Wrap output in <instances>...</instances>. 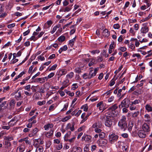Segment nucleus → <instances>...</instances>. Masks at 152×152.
<instances>
[{"instance_id":"obj_1","label":"nucleus","mask_w":152,"mask_h":152,"mask_svg":"<svg viewBox=\"0 0 152 152\" xmlns=\"http://www.w3.org/2000/svg\"><path fill=\"white\" fill-rule=\"evenodd\" d=\"M113 116L106 115L103 116L102 120L105 122V125L108 127H111L113 124Z\"/></svg>"},{"instance_id":"obj_2","label":"nucleus","mask_w":152,"mask_h":152,"mask_svg":"<svg viewBox=\"0 0 152 152\" xmlns=\"http://www.w3.org/2000/svg\"><path fill=\"white\" fill-rule=\"evenodd\" d=\"M117 108V104H114L108 108V111L107 113V114L112 116H115L118 114V111L116 110Z\"/></svg>"},{"instance_id":"obj_3","label":"nucleus","mask_w":152,"mask_h":152,"mask_svg":"<svg viewBox=\"0 0 152 152\" xmlns=\"http://www.w3.org/2000/svg\"><path fill=\"white\" fill-rule=\"evenodd\" d=\"M126 118L125 116H122L118 123L119 127L124 131L127 128V124L126 121Z\"/></svg>"},{"instance_id":"obj_4","label":"nucleus","mask_w":152,"mask_h":152,"mask_svg":"<svg viewBox=\"0 0 152 152\" xmlns=\"http://www.w3.org/2000/svg\"><path fill=\"white\" fill-rule=\"evenodd\" d=\"M135 128L137 130H135L134 132V136L138 135L139 137L142 138H144L146 137L147 133L145 132L142 130H139V128L138 127H137L136 125H135Z\"/></svg>"},{"instance_id":"obj_5","label":"nucleus","mask_w":152,"mask_h":152,"mask_svg":"<svg viewBox=\"0 0 152 152\" xmlns=\"http://www.w3.org/2000/svg\"><path fill=\"white\" fill-rule=\"evenodd\" d=\"M130 104V103L129 99L125 98L121 102L119 107L120 108H121L123 107H128Z\"/></svg>"},{"instance_id":"obj_6","label":"nucleus","mask_w":152,"mask_h":152,"mask_svg":"<svg viewBox=\"0 0 152 152\" xmlns=\"http://www.w3.org/2000/svg\"><path fill=\"white\" fill-rule=\"evenodd\" d=\"M119 136L114 133H112L109 135V140L111 144L117 141Z\"/></svg>"},{"instance_id":"obj_7","label":"nucleus","mask_w":152,"mask_h":152,"mask_svg":"<svg viewBox=\"0 0 152 152\" xmlns=\"http://www.w3.org/2000/svg\"><path fill=\"white\" fill-rule=\"evenodd\" d=\"M4 4H0V18H4L7 15V13L4 12Z\"/></svg>"},{"instance_id":"obj_8","label":"nucleus","mask_w":152,"mask_h":152,"mask_svg":"<svg viewBox=\"0 0 152 152\" xmlns=\"http://www.w3.org/2000/svg\"><path fill=\"white\" fill-rule=\"evenodd\" d=\"M92 137L88 135H84L82 138V141H85L86 142L88 143L91 142V141Z\"/></svg>"},{"instance_id":"obj_9","label":"nucleus","mask_w":152,"mask_h":152,"mask_svg":"<svg viewBox=\"0 0 152 152\" xmlns=\"http://www.w3.org/2000/svg\"><path fill=\"white\" fill-rule=\"evenodd\" d=\"M142 130L144 131L145 132L147 133L149 131V127L148 125L146 123H144L142 126Z\"/></svg>"},{"instance_id":"obj_10","label":"nucleus","mask_w":152,"mask_h":152,"mask_svg":"<svg viewBox=\"0 0 152 152\" xmlns=\"http://www.w3.org/2000/svg\"><path fill=\"white\" fill-rule=\"evenodd\" d=\"M82 150L80 147H74L72 149L71 152H82Z\"/></svg>"},{"instance_id":"obj_11","label":"nucleus","mask_w":152,"mask_h":152,"mask_svg":"<svg viewBox=\"0 0 152 152\" xmlns=\"http://www.w3.org/2000/svg\"><path fill=\"white\" fill-rule=\"evenodd\" d=\"M53 23V22L51 20L48 21L44 25L45 28H49Z\"/></svg>"},{"instance_id":"obj_12","label":"nucleus","mask_w":152,"mask_h":152,"mask_svg":"<svg viewBox=\"0 0 152 152\" xmlns=\"http://www.w3.org/2000/svg\"><path fill=\"white\" fill-rule=\"evenodd\" d=\"M15 98L17 100H20L22 98L20 91L18 92V91H17V92L16 93Z\"/></svg>"},{"instance_id":"obj_13","label":"nucleus","mask_w":152,"mask_h":152,"mask_svg":"<svg viewBox=\"0 0 152 152\" xmlns=\"http://www.w3.org/2000/svg\"><path fill=\"white\" fill-rule=\"evenodd\" d=\"M38 129L37 128H34L32 131L31 133L29 134V136L30 137H32L35 135L38 132Z\"/></svg>"},{"instance_id":"obj_14","label":"nucleus","mask_w":152,"mask_h":152,"mask_svg":"<svg viewBox=\"0 0 152 152\" xmlns=\"http://www.w3.org/2000/svg\"><path fill=\"white\" fill-rule=\"evenodd\" d=\"M133 40V38H132L130 41L126 40L124 42V43L126 44H127L129 47L131 48L132 49V48L133 47V45L132 44V42H130Z\"/></svg>"},{"instance_id":"obj_15","label":"nucleus","mask_w":152,"mask_h":152,"mask_svg":"<svg viewBox=\"0 0 152 152\" xmlns=\"http://www.w3.org/2000/svg\"><path fill=\"white\" fill-rule=\"evenodd\" d=\"M102 124L99 122H96L93 124L92 127L94 128H100L102 126Z\"/></svg>"},{"instance_id":"obj_16","label":"nucleus","mask_w":152,"mask_h":152,"mask_svg":"<svg viewBox=\"0 0 152 152\" xmlns=\"http://www.w3.org/2000/svg\"><path fill=\"white\" fill-rule=\"evenodd\" d=\"M90 70L89 71V75L90 76V78H91L95 76L96 75V73L95 72H93L94 70L92 68H90Z\"/></svg>"},{"instance_id":"obj_17","label":"nucleus","mask_w":152,"mask_h":152,"mask_svg":"<svg viewBox=\"0 0 152 152\" xmlns=\"http://www.w3.org/2000/svg\"><path fill=\"white\" fill-rule=\"evenodd\" d=\"M53 125L52 124H48L45 125L44 126V128L45 130H48L49 128H51L53 127Z\"/></svg>"},{"instance_id":"obj_18","label":"nucleus","mask_w":152,"mask_h":152,"mask_svg":"<svg viewBox=\"0 0 152 152\" xmlns=\"http://www.w3.org/2000/svg\"><path fill=\"white\" fill-rule=\"evenodd\" d=\"M149 30L148 27L147 26L142 27L141 29V32L143 34H145L147 33Z\"/></svg>"},{"instance_id":"obj_19","label":"nucleus","mask_w":152,"mask_h":152,"mask_svg":"<svg viewBox=\"0 0 152 152\" xmlns=\"http://www.w3.org/2000/svg\"><path fill=\"white\" fill-rule=\"evenodd\" d=\"M4 140L9 141L13 140L14 138L12 136H5L4 137Z\"/></svg>"},{"instance_id":"obj_20","label":"nucleus","mask_w":152,"mask_h":152,"mask_svg":"<svg viewBox=\"0 0 152 152\" xmlns=\"http://www.w3.org/2000/svg\"><path fill=\"white\" fill-rule=\"evenodd\" d=\"M76 38V36H75L73 39H72L69 41V44L71 47H73V45L74 44Z\"/></svg>"},{"instance_id":"obj_21","label":"nucleus","mask_w":152,"mask_h":152,"mask_svg":"<svg viewBox=\"0 0 152 152\" xmlns=\"http://www.w3.org/2000/svg\"><path fill=\"white\" fill-rule=\"evenodd\" d=\"M102 34L104 36L108 37L109 35L110 32L107 29H105L103 31Z\"/></svg>"},{"instance_id":"obj_22","label":"nucleus","mask_w":152,"mask_h":152,"mask_svg":"<svg viewBox=\"0 0 152 152\" xmlns=\"http://www.w3.org/2000/svg\"><path fill=\"white\" fill-rule=\"evenodd\" d=\"M53 130L51 129L50 131L46 133L45 135L47 137H49L53 135Z\"/></svg>"},{"instance_id":"obj_23","label":"nucleus","mask_w":152,"mask_h":152,"mask_svg":"<svg viewBox=\"0 0 152 152\" xmlns=\"http://www.w3.org/2000/svg\"><path fill=\"white\" fill-rule=\"evenodd\" d=\"M75 138L76 137H74L70 139H68V138L67 139H65V141L66 142L68 141L70 142V144H71L74 142Z\"/></svg>"},{"instance_id":"obj_24","label":"nucleus","mask_w":152,"mask_h":152,"mask_svg":"<svg viewBox=\"0 0 152 152\" xmlns=\"http://www.w3.org/2000/svg\"><path fill=\"white\" fill-rule=\"evenodd\" d=\"M145 108L146 110L148 112L152 111V107L148 104L146 105Z\"/></svg>"},{"instance_id":"obj_25","label":"nucleus","mask_w":152,"mask_h":152,"mask_svg":"<svg viewBox=\"0 0 152 152\" xmlns=\"http://www.w3.org/2000/svg\"><path fill=\"white\" fill-rule=\"evenodd\" d=\"M133 126V122L132 121H130L128 126V128L129 131H131L132 130V127Z\"/></svg>"},{"instance_id":"obj_26","label":"nucleus","mask_w":152,"mask_h":152,"mask_svg":"<svg viewBox=\"0 0 152 152\" xmlns=\"http://www.w3.org/2000/svg\"><path fill=\"white\" fill-rule=\"evenodd\" d=\"M73 5H70L69 6L66 7L64 9V12H69L71 9V7Z\"/></svg>"},{"instance_id":"obj_27","label":"nucleus","mask_w":152,"mask_h":152,"mask_svg":"<svg viewBox=\"0 0 152 152\" xmlns=\"http://www.w3.org/2000/svg\"><path fill=\"white\" fill-rule=\"evenodd\" d=\"M71 118V116L70 115L67 116H66L65 117L63 118H62L61 120V121L64 122L70 119Z\"/></svg>"},{"instance_id":"obj_28","label":"nucleus","mask_w":152,"mask_h":152,"mask_svg":"<svg viewBox=\"0 0 152 152\" xmlns=\"http://www.w3.org/2000/svg\"><path fill=\"white\" fill-rule=\"evenodd\" d=\"M43 148L41 146L38 147L36 149V152H43Z\"/></svg>"},{"instance_id":"obj_29","label":"nucleus","mask_w":152,"mask_h":152,"mask_svg":"<svg viewBox=\"0 0 152 152\" xmlns=\"http://www.w3.org/2000/svg\"><path fill=\"white\" fill-rule=\"evenodd\" d=\"M74 76V73L73 72H71L66 75V77L67 79H71Z\"/></svg>"},{"instance_id":"obj_30","label":"nucleus","mask_w":152,"mask_h":152,"mask_svg":"<svg viewBox=\"0 0 152 152\" xmlns=\"http://www.w3.org/2000/svg\"><path fill=\"white\" fill-rule=\"evenodd\" d=\"M71 134V132L70 131L68 132L65 135L64 137V140H65V139H67L68 138H70V135Z\"/></svg>"},{"instance_id":"obj_31","label":"nucleus","mask_w":152,"mask_h":152,"mask_svg":"<svg viewBox=\"0 0 152 152\" xmlns=\"http://www.w3.org/2000/svg\"><path fill=\"white\" fill-rule=\"evenodd\" d=\"M4 144L6 146V147L7 148H9L11 145V143L9 141L5 140V141L4 142Z\"/></svg>"},{"instance_id":"obj_32","label":"nucleus","mask_w":152,"mask_h":152,"mask_svg":"<svg viewBox=\"0 0 152 152\" xmlns=\"http://www.w3.org/2000/svg\"><path fill=\"white\" fill-rule=\"evenodd\" d=\"M90 76L89 75V74H88L87 73H84L83 75V79H90L91 78H90Z\"/></svg>"},{"instance_id":"obj_33","label":"nucleus","mask_w":152,"mask_h":152,"mask_svg":"<svg viewBox=\"0 0 152 152\" xmlns=\"http://www.w3.org/2000/svg\"><path fill=\"white\" fill-rule=\"evenodd\" d=\"M65 39V37L64 36H61L58 39V40L59 42H63Z\"/></svg>"},{"instance_id":"obj_34","label":"nucleus","mask_w":152,"mask_h":152,"mask_svg":"<svg viewBox=\"0 0 152 152\" xmlns=\"http://www.w3.org/2000/svg\"><path fill=\"white\" fill-rule=\"evenodd\" d=\"M57 65V64H55L53 66H52L49 69V71H50L52 70H54L56 69Z\"/></svg>"},{"instance_id":"obj_35","label":"nucleus","mask_w":152,"mask_h":152,"mask_svg":"<svg viewBox=\"0 0 152 152\" xmlns=\"http://www.w3.org/2000/svg\"><path fill=\"white\" fill-rule=\"evenodd\" d=\"M60 72H61V73H60L61 76L62 75H64L66 74V71L65 69H62L61 70H60Z\"/></svg>"},{"instance_id":"obj_36","label":"nucleus","mask_w":152,"mask_h":152,"mask_svg":"<svg viewBox=\"0 0 152 152\" xmlns=\"http://www.w3.org/2000/svg\"><path fill=\"white\" fill-rule=\"evenodd\" d=\"M37 37H35L33 35L29 39L30 41L33 40L34 41H35L38 39Z\"/></svg>"},{"instance_id":"obj_37","label":"nucleus","mask_w":152,"mask_h":152,"mask_svg":"<svg viewBox=\"0 0 152 152\" xmlns=\"http://www.w3.org/2000/svg\"><path fill=\"white\" fill-rule=\"evenodd\" d=\"M151 18L150 16V14L147 17L145 18H143L141 20V21H142V22H145V21H147L150 18Z\"/></svg>"},{"instance_id":"obj_38","label":"nucleus","mask_w":152,"mask_h":152,"mask_svg":"<svg viewBox=\"0 0 152 152\" xmlns=\"http://www.w3.org/2000/svg\"><path fill=\"white\" fill-rule=\"evenodd\" d=\"M105 134L103 132H100L99 134V137L101 138H103L105 136Z\"/></svg>"},{"instance_id":"obj_39","label":"nucleus","mask_w":152,"mask_h":152,"mask_svg":"<svg viewBox=\"0 0 152 152\" xmlns=\"http://www.w3.org/2000/svg\"><path fill=\"white\" fill-rule=\"evenodd\" d=\"M99 108L100 110H102V111L105 109V104H103V105H101V106H100Z\"/></svg>"},{"instance_id":"obj_40","label":"nucleus","mask_w":152,"mask_h":152,"mask_svg":"<svg viewBox=\"0 0 152 152\" xmlns=\"http://www.w3.org/2000/svg\"><path fill=\"white\" fill-rule=\"evenodd\" d=\"M15 103V101L14 99H12L10 102V105L11 106H14Z\"/></svg>"},{"instance_id":"obj_41","label":"nucleus","mask_w":152,"mask_h":152,"mask_svg":"<svg viewBox=\"0 0 152 152\" xmlns=\"http://www.w3.org/2000/svg\"><path fill=\"white\" fill-rule=\"evenodd\" d=\"M45 103V100H43L42 102L41 101H39L37 102V104L38 105L41 106Z\"/></svg>"},{"instance_id":"obj_42","label":"nucleus","mask_w":152,"mask_h":152,"mask_svg":"<svg viewBox=\"0 0 152 152\" xmlns=\"http://www.w3.org/2000/svg\"><path fill=\"white\" fill-rule=\"evenodd\" d=\"M103 58L101 56H98L97 59L96 60L97 62H100L102 61Z\"/></svg>"},{"instance_id":"obj_43","label":"nucleus","mask_w":152,"mask_h":152,"mask_svg":"<svg viewBox=\"0 0 152 152\" xmlns=\"http://www.w3.org/2000/svg\"><path fill=\"white\" fill-rule=\"evenodd\" d=\"M102 143L103 145H106L107 142V141L106 139H103L102 140Z\"/></svg>"},{"instance_id":"obj_44","label":"nucleus","mask_w":152,"mask_h":152,"mask_svg":"<svg viewBox=\"0 0 152 152\" xmlns=\"http://www.w3.org/2000/svg\"><path fill=\"white\" fill-rule=\"evenodd\" d=\"M69 80L68 79H66L62 83V85H68L67 84L69 83Z\"/></svg>"},{"instance_id":"obj_45","label":"nucleus","mask_w":152,"mask_h":152,"mask_svg":"<svg viewBox=\"0 0 152 152\" xmlns=\"http://www.w3.org/2000/svg\"><path fill=\"white\" fill-rule=\"evenodd\" d=\"M73 87L71 88L72 90H74L77 88L78 87L77 84H74L72 85Z\"/></svg>"},{"instance_id":"obj_46","label":"nucleus","mask_w":152,"mask_h":152,"mask_svg":"<svg viewBox=\"0 0 152 152\" xmlns=\"http://www.w3.org/2000/svg\"><path fill=\"white\" fill-rule=\"evenodd\" d=\"M75 123L74 122H73L71 126V130L72 131H73L75 130Z\"/></svg>"},{"instance_id":"obj_47","label":"nucleus","mask_w":152,"mask_h":152,"mask_svg":"<svg viewBox=\"0 0 152 152\" xmlns=\"http://www.w3.org/2000/svg\"><path fill=\"white\" fill-rule=\"evenodd\" d=\"M95 61L94 59H92L88 64V66H91L95 64Z\"/></svg>"},{"instance_id":"obj_48","label":"nucleus","mask_w":152,"mask_h":152,"mask_svg":"<svg viewBox=\"0 0 152 152\" xmlns=\"http://www.w3.org/2000/svg\"><path fill=\"white\" fill-rule=\"evenodd\" d=\"M75 72L77 73H80L81 72V69L79 68H76L75 69Z\"/></svg>"},{"instance_id":"obj_49","label":"nucleus","mask_w":152,"mask_h":152,"mask_svg":"<svg viewBox=\"0 0 152 152\" xmlns=\"http://www.w3.org/2000/svg\"><path fill=\"white\" fill-rule=\"evenodd\" d=\"M126 50V48L124 47H121L118 49V50H120L122 52H124Z\"/></svg>"},{"instance_id":"obj_50","label":"nucleus","mask_w":152,"mask_h":152,"mask_svg":"<svg viewBox=\"0 0 152 152\" xmlns=\"http://www.w3.org/2000/svg\"><path fill=\"white\" fill-rule=\"evenodd\" d=\"M38 81L40 82V83H43L45 82L44 79L42 78H39L37 79Z\"/></svg>"},{"instance_id":"obj_51","label":"nucleus","mask_w":152,"mask_h":152,"mask_svg":"<svg viewBox=\"0 0 152 152\" xmlns=\"http://www.w3.org/2000/svg\"><path fill=\"white\" fill-rule=\"evenodd\" d=\"M100 52L99 50H93L91 51V52L92 53L94 54L96 53H99Z\"/></svg>"},{"instance_id":"obj_52","label":"nucleus","mask_w":152,"mask_h":152,"mask_svg":"<svg viewBox=\"0 0 152 152\" xmlns=\"http://www.w3.org/2000/svg\"><path fill=\"white\" fill-rule=\"evenodd\" d=\"M69 4V2L67 0H65L63 2V4L64 6H66Z\"/></svg>"},{"instance_id":"obj_53","label":"nucleus","mask_w":152,"mask_h":152,"mask_svg":"<svg viewBox=\"0 0 152 152\" xmlns=\"http://www.w3.org/2000/svg\"><path fill=\"white\" fill-rule=\"evenodd\" d=\"M91 151H94L96 149V145H92L91 147Z\"/></svg>"},{"instance_id":"obj_54","label":"nucleus","mask_w":152,"mask_h":152,"mask_svg":"<svg viewBox=\"0 0 152 152\" xmlns=\"http://www.w3.org/2000/svg\"><path fill=\"white\" fill-rule=\"evenodd\" d=\"M15 26V23H12L8 25L7 26V27L8 28H12L14 27Z\"/></svg>"},{"instance_id":"obj_55","label":"nucleus","mask_w":152,"mask_h":152,"mask_svg":"<svg viewBox=\"0 0 152 152\" xmlns=\"http://www.w3.org/2000/svg\"><path fill=\"white\" fill-rule=\"evenodd\" d=\"M83 107H84L83 110L84 111H87L88 110V107L87 105H84L81 108H83Z\"/></svg>"},{"instance_id":"obj_56","label":"nucleus","mask_w":152,"mask_h":152,"mask_svg":"<svg viewBox=\"0 0 152 152\" xmlns=\"http://www.w3.org/2000/svg\"><path fill=\"white\" fill-rule=\"evenodd\" d=\"M30 32V30L29 29L28 30L26 31H25L23 33V35L24 36H26L28 35Z\"/></svg>"},{"instance_id":"obj_57","label":"nucleus","mask_w":152,"mask_h":152,"mask_svg":"<svg viewBox=\"0 0 152 152\" xmlns=\"http://www.w3.org/2000/svg\"><path fill=\"white\" fill-rule=\"evenodd\" d=\"M117 78H116V79L115 80H113V79H112L110 82V86H113L114 84L115 83V81L116 80V79H117Z\"/></svg>"},{"instance_id":"obj_58","label":"nucleus","mask_w":152,"mask_h":152,"mask_svg":"<svg viewBox=\"0 0 152 152\" xmlns=\"http://www.w3.org/2000/svg\"><path fill=\"white\" fill-rule=\"evenodd\" d=\"M113 27L115 29H118L120 28V26L118 23L114 25Z\"/></svg>"},{"instance_id":"obj_59","label":"nucleus","mask_w":152,"mask_h":152,"mask_svg":"<svg viewBox=\"0 0 152 152\" xmlns=\"http://www.w3.org/2000/svg\"><path fill=\"white\" fill-rule=\"evenodd\" d=\"M62 143H60L57 147V149L58 150H60L62 148Z\"/></svg>"},{"instance_id":"obj_60","label":"nucleus","mask_w":152,"mask_h":152,"mask_svg":"<svg viewBox=\"0 0 152 152\" xmlns=\"http://www.w3.org/2000/svg\"><path fill=\"white\" fill-rule=\"evenodd\" d=\"M10 128V126H2V129H4L9 130Z\"/></svg>"},{"instance_id":"obj_61","label":"nucleus","mask_w":152,"mask_h":152,"mask_svg":"<svg viewBox=\"0 0 152 152\" xmlns=\"http://www.w3.org/2000/svg\"><path fill=\"white\" fill-rule=\"evenodd\" d=\"M114 98L113 96H111L108 99V102H111L114 100Z\"/></svg>"},{"instance_id":"obj_62","label":"nucleus","mask_w":152,"mask_h":152,"mask_svg":"<svg viewBox=\"0 0 152 152\" xmlns=\"http://www.w3.org/2000/svg\"><path fill=\"white\" fill-rule=\"evenodd\" d=\"M99 128H97L95 129L94 131L96 133H100L102 131V130Z\"/></svg>"},{"instance_id":"obj_63","label":"nucleus","mask_w":152,"mask_h":152,"mask_svg":"<svg viewBox=\"0 0 152 152\" xmlns=\"http://www.w3.org/2000/svg\"><path fill=\"white\" fill-rule=\"evenodd\" d=\"M66 94H68L69 96H74V93L73 92L71 93L70 91H69L68 92H66Z\"/></svg>"},{"instance_id":"obj_64","label":"nucleus","mask_w":152,"mask_h":152,"mask_svg":"<svg viewBox=\"0 0 152 152\" xmlns=\"http://www.w3.org/2000/svg\"><path fill=\"white\" fill-rule=\"evenodd\" d=\"M55 75L54 73L53 72H52L50 73L49 75H48V78L49 79L50 78L52 77H53L54 75Z\"/></svg>"}]
</instances>
